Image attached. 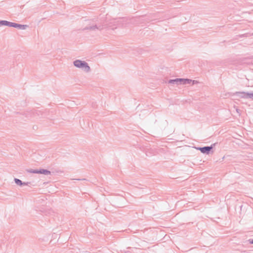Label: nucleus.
<instances>
[{
  "label": "nucleus",
  "instance_id": "8",
  "mask_svg": "<svg viewBox=\"0 0 253 253\" xmlns=\"http://www.w3.org/2000/svg\"><path fill=\"white\" fill-rule=\"evenodd\" d=\"M13 22H9L6 20H0V26H6L12 27Z\"/></svg>",
  "mask_w": 253,
  "mask_h": 253
},
{
  "label": "nucleus",
  "instance_id": "9",
  "mask_svg": "<svg viewBox=\"0 0 253 253\" xmlns=\"http://www.w3.org/2000/svg\"><path fill=\"white\" fill-rule=\"evenodd\" d=\"M192 82V84H194L196 81L189 79H182V84H190Z\"/></svg>",
  "mask_w": 253,
  "mask_h": 253
},
{
  "label": "nucleus",
  "instance_id": "4",
  "mask_svg": "<svg viewBox=\"0 0 253 253\" xmlns=\"http://www.w3.org/2000/svg\"><path fill=\"white\" fill-rule=\"evenodd\" d=\"M27 172L31 173H36V174H42L44 175H48L51 173V171L45 169H28Z\"/></svg>",
  "mask_w": 253,
  "mask_h": 253
},
{
  "label": "nucleus",
  "instance_id": "13",
  "mask_svg": "<svg viewBox=\"0 0 253 253\" xmlns=\"http://www.w3.org/2000/svg\"><path fill=\"white\" fill-rule=\"evenodd\" d=\"M143 17L141 16V17H136V18H135L134 19L135 21L138 22H141L142 20H143Z\"/></svg>",
  "mask_w": 253,
  "mask_h": 253
},
{
  "label": "nucleus",
  "instance_id": "16",
  "mask_svg": "<svg viewBox=\"0 0 253 253\" xmlns=\"http://www.w3.org/2000/svg\"><path fill=\"white\" fill-rule=\"evenodd\" d=\"M75 180H81L82 179H75Z\"/></svg>",
  "mask_w": 253,
  "mask_h": 253
},
{
  "label": "nucleus",
  "instance_id": "14",
  "mask_svg": "<svg viewBox=\"0 0 253 253\" xmlns=\"http://www.w3.org/2000/svg\"><path fill=\"white\" fill-rule=\"evenodd\" d=\"M250 244H253V239H250L248 241Z\"/></svg>",
  "mask_w": 253,
  "mask_h": 253
},
{
  "label": "nucleus",
  "instance_id": "11",
  "mask_svg": "<svg viewBox=\"0 0 253 253\" xmlns=\"http://www.w3.org/2000/svg\"><path fill=\"white\" fill-rule=\"evenodd\" d=\"M247 92H236L235 93V94L238 95L241 98H247L246 94Z\"/></svg>",
  "mask_w": 253,
  "mask_h": 253
},
{
  "label": "nucleus",
  "instance_id": "1",
  "mask_svg": "<svg viewBox=\"0 0 253 253\" xmlns=\"http://www.w3.org/2000/svg\"><path fill=\"white\" fill-rule=\"evenodd\" d=\"M73 64L75 67L82 69L86 73H88L90 71V68L88 63L84 61L76 60L74 61Z\"/></svg>",
  "mask_w": 253,
  "mask_h": 253
},
{
  "label": "nucleus",
  "instance_id": "2",
  "mask_svg": "<svg viewBox=\"0 0 253 253\" xmlns=\"http://www.w3.org/2000/svg\"><path fill=\"white\" fill-rule=\"evenodd\" d=\"M125 22H126V19L125 18H117L112 20V21L110 22V24L113 25H110L109 27H111L112 29H114L117 28V27H114V25H117L118 26H123L125 24Z\"/></svg>",
  "mask_w": 253,
  "mask_h": 253
},
{
  "label": "nucleus",
  "instance_id": "5",
  "mask_svg": "<svg viewBox=\"0 0 253 253\" xmlns=\"http://www.w3.org/2000/svg\"><path fill=\"white\" fill-rule=\"evenodd\" d=\"M216 144V143L211 144L210 146H204L203 147H198L197 148L198 150H199L201 153L203 154H209L210 153V151L212 149L214 146Z\"/></svg>",
  "mask_w": 253,
  "mask_h": 253
},
{
  "label": "nucleus",
  "instance_id": "6",
  "mask_svg": "<svg viewBox=\"0 0 253 253\" xmlns=\"http://www.w3.org/2000/svg\"><path fill=\"white\" fill-rule=\"evenodd\" d=\"M168 84H176L177 85L182 84V78H176L171 79L168 81Z\"/></svg>",
  "mask_w": 253,
  "mask_h": 253
},
{
  "label": "nucleus",
  "instance_id": "12",
  "mask_svg": "<svg viewBox=\"0 0 253 253\" xmlns=\"http://www.w3.org/2000/svg\"><path fill=\"white\" fill-rule=\"evenodd\" d=\"M247 98H251L253 100V92H247L246 94Z\"/></svg>",
  "mask_w": 253,
  "mask_h": 253
},
{
  "label": "nucleus",
  "instance_id": "7",
  "mask_svg": "<svg viewBox=\"0 0 253 253\" xmlns=\"http://www.w3.org/2000/svg\"><path fill=\"white\" fill-rule=\"evenodd\" d=\"M28 27L26 25H22L18 23H13L12 27L17 28L21 30H25Z\"/></svg>",
  "mask_w": 253,
  "mask_h": 253
},
{
  "label": "nucleus",
  "instance_id": "15",
  "mask_svg": "<svg viewBox=\"0 0 253 253\" xmlns=\"http://www.w3.org/2000/svg\"><path fill=\"white\" fill-rule=\"evenodd\" d=\"M36 111V112H33V113L34 115H35V114H38V112L37 111Z\"/></svg>",
  "mask_w": 253,
  "mask_h": 253
},
{
  "label": "nucleus",
  "instance_id": "10",
  "mask_svg": "<svg viewBox=\"0 0 253 253\" xmlns=\"http://www.w3.org/2000/svg\"><path fill=\"white\" fill-rule=\"evenodd\" d=\"M14 180L15 181V183L17 185L21 186H23V185H28L30 183V182H26V183L23 182L20 179L16 178H15Z\"/></svg>",
  "mask_w": 253,
  "mask_h": 253
},
{
  "label": "nucleus",
  "instance_id": "3",
  "mask_svg": "<svg viewBox=\"0 0 253 253\" xmlns=\"http://www.w3.org/2000/svg\"><path fill=\"white\" fill-rule=\"evenodd\" d=\"M106 25H97L96 24L94 25H90L89 24L88 26L84 27L83 31L85 30H90V31H95L96 30H98L99 31L102 30L103 29L106 28Z\"/></svg>",
  "mask_w": 253,
  "mask_h": 253
}]
</instances>
